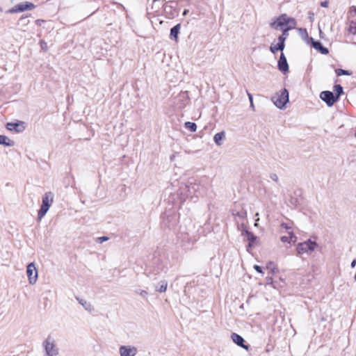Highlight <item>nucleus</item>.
Segmentation results:
<instances>
[{
  "label": "nucleus",
  "mask_w": 356,
  "mask_h": 356,
  "mask_svg": "<svg viewBox=\"0 0 356 356\" xmlns=\"http://www.w3.org/2000/svg\"><path fill=\"white\" fill-rule=\"evenodd\" d=\"M42 347L44 351V356H57L59 354V348L56 339L50 334L43 341Z\"/></svg>",
  "instance_id": "f257e3e1"
},
{
  "label": "nucleus",
  "mask_w": 356,
  "mask_h": 356,
  "mask_svg": "<svg viewBox=\"0 0 356 356\" xmlns=\"http://www.w3.org/2000/svg\"><path fill=\"white\" fill-rule=\"evenodd\" d=\"M296 20L286 14H282L279 16L272 24V26L275 29L284 28L294 29L296 26Z\"/></svg>",
  "instance_id": "f03ea898"
},
{
  "label": "nucleus",
  "mask_w": 356,
  "mask_h": 356,
  "mask_svg": "<svg viewBox=\"0 0 356 356\" xmlns=\"http://www.w3.org/2000/svg\"><path fill=\"white\" fill-rule=\"evenodd\" d=\"M272 101L278 108H285L289 102V91L286 88L282 89L272 97Z\"/></svg>",
  "instance_id": "7ed1b4c3"
},
{
  "label": "nucleus",
  "mask_w": 356,
  "mask_h": 356,
  "mask_svg": "<svg viewBox=\"0 0 356 356\" xmlns=\"http://www.w3.org/2000/svg\"><path fill=\"white\" fill-rule=\"evenodd\" d=\"M54 200V194L51 192L46 193L42 197V202L38 213V220H40L47 213Z\"/></svg>",
  "instance_id": "20e7f679"
},
{
  "label": "nucleus",
  "mask_w": 356,
  "mask_h": 356,
  "mask_svg": "<svg viewBox=\"0 0 356 356\" xmlns=\"http://www.w3.org/2000/svg\"><path fill=\"white\" fill-rule=\"evenodd\" d=\"M177 238L180 246L185 251L192 249L196 241L195 237L191 236L188 232H180Z\"/></svg>",
  "instance_id": "39448f33"
},
{
  "label": "nucleus",
  "mask_w": 356,
  "mask_h": 356,
  "mask_svg": "<svg viewBox=\"0 0 356 356\" xmlns=\"http://www.w3.org/2000/svg\"><path fill=\"white\" fill-rule=\"evenodd\" d=\"M317 246L318 244L316 241L308 239L306 241L298 243L296 247L297 254L301 255L314 251Z\"/></svg>",
  "instance_id": "423d86ee"
},
{
  "label": "nucleus",
  "mask_w": 356,
  "mask_h": 356,
  "mask_svg": "<svg viewBox=\"0 0 356 356\" xmlns=\"http://www.w3.org/2000/svg\"><path fill=\"white\" fill-rule=\"evenodd\" d=\"M26 274L29 284H35L38 280V274L34 263H30L28 264L26 268Z\"/></svg>",
  "instance_id": "0eeeda50"
},
{
  "label": "nucleus",
  "mask_w": 356,
  "mask_h": 356,
  "mask_svg": "<svg viewBox=\"0 0 356 356\" xmlns=\"http://www.w3.org/2000/svg\"><path fill=\"white\" fill-rule=\"evenodd\" d=\"M320 98L326 103L328 106H332L334 104L337 102V99L335 97L334 92L325 90L321 92Z\"/></svg>",
  "instance_id": "6e6552de"
},
{
  "label": "nucleus",
  "mask_w": 356,
  "mask_h": 356,
  "mask_svg": "<svg viewBox=\"0 0 356 356\" xmlns=\"http://www.w3.org/2000/svg\"><path fill=\"white\" fill-rule=\"evenodd\" d=\"M6 127L9 131H14L16 133H22L25 130V122L22 121L8 122Z\"/></svg>",
  "instance_id": "1a4fd4ad"
},
{
  "label": "nucleus",
  "mask_w": 356,
  "mask_h": 356,
  "mask_svg": "<svg viewBox=\"0 0 356 356\" xmlns=\"http://www.w3.org/2000/svg\"><path fill=\"white\" fill-rule=\"evenodd\" d=\"M138 350L134 346H122L120 347V356H135Z\"/></svg>",
  "instance_id": "9d476101"
},
{
  "label": "nucleus",
  "mask_w": 356,
  "mask_h": 356,
  "mask_svg": "<svg viewBox=\"0 0 356 356\" xmlns=\"http://www.w3.org/2000/svg\"><path fill=\"white\" fill-rule=\"evenodd\" d=\"M34 8V5L31 3H22L16 5L14 8L10 9L9 13H17V12H23L27 10H32Z\"/></svg>",
  "instance_id": "9b49d317"
},
{
  "label": "nucleus",
  "mask_w": 356,
  "mask_h": 356,
  "mask_svg": "<svg viewBox=\"0 0 356 356\" xmlns=\"http://www.w3.org/2000/svg\"><path fill=\"white\" fill-rule=\"evenodd\" d=\"M241 228L243 230V234H245V236H247V238L249 241L248 246L249 247L253 246L254 243L257 240V236L252 232L246 229L243 222H241Z\"/></svg>",
  "instance_id": "f8f14e48"
},
{
  "label": "nucleus",
  "mask_w": 356,
  "mask_h": 356,
  "mask_svg": "<svg viewBox=\"0 0 356 356\" xmlns=\"http://www.w3.org/2000/svg\"><path fill=\"white\" fill-rule=\"evenodd\" d=\"M231 339L238 346H240L244 349H246V350L248 349V346L245 345L244 339L241 335H239L236 333H232L231 335Z\"/></svg>",
  "instance_id": "ddd939ff"
},
{
  "label": "nucleus",
  "mask_w": 356,
  "mask_h": 356,
  "mask_svg": "<svg viewBox=\"0 0 356 356\" xmlns=\"http://www.w3.org/2000/svg\"><path fill=\"white\" fill-rule=\"evenodd\" d=\"M76 300L79 302L80 305L83 306V307L88 311V312H94L95 309L94 307L92 305V304L90 302H88L85 299L81 298L79 297H76Z\"/></svg>",
  "instance_id": "4468645a"
},
{
  "label": "nucleus",
  "mask_w": 356,
  "mask_h": 356,
  "mask_svg": "<svg viewBox=\"0 0 356 356\" xmlns=\"http://www.w3.org/2000/svg\"><path fill=\"white\" fill-rule=\"evenodd\" d=\"M0 145L5 147H13L15 145V142L6 136L0 135Z\"/></svg>",
  "instance_id": "2eb2a0df"
},
{
  "label": "nucleus",
  "mask_w": 356,
  "mask_h": 356,
  "mask_svg": "<svg viewBox=\"0 0 356 356\" xmlns=\"http://www.w3.org/2000/svg\"><path fill=\"white\" fill-rule=\"evenodd\" d=\"M180 29H181L180 24H178L176 26H175L174 27H172L170 30V38L175 41H177L178 35L179 33Z\"/></svg>",
  "instance_id": "dca6fc26"
},
{
  "label": "nucleus",
  "mask_w": 356,
  "mask_h": 356,
  "mask_svg": "<svg viewBox=\"0 0 356 356\" xmlns=\"http://www.w3.org/2000/svg\"><path fill=\"white\" fill-rule=\"evenodd\" d=\"M232 215L236 218L241 220H244L247 218V212L243 209H241L240 211H237L235 209L232 210Z\"/></svg>",
  "instance_id": "f3484780"
},
{
  "label": "nucleus",
  "mask_w": 356,
  "mask_h": 356,
  "mask_svg": "<svg viewBox=\"0 0 356 356\" xmlns=\"http://www.w3.org/2000/svg\"><path fill=\"white\" fill-rule=\"evenodd\" d=\"M312 47L323 54H328V49L324 47L320 42L313 41Z\"/></svg>",
  "instance_id": "a211bd4d"
},
{
  "label": "nucleus",
  "mask_w": 356,
  "mask_h": 356,
  "mask_svg": "<svg viewBox=\"0 0 356 356\" xmlns=\"http://www.w3.org/2000/svg\"><path fill=\"white\" fill-rule=\"evenodd\" d=\"M225 132L220 131L214 135L213 140L218 146H220L222 145V140L225 138Z\"/></svg>",
  "instance_id": "6ab92c4d"
},
{
  "label": "nucleus",
  "mask_w": 356,
  "mask_h": 356,
  "mask_svg": "<svg viewBox=\"0 0 356 356\" xmlns=\"http://www.w3.org/2000/svg\"><path fill=\"white\" fill-rule=\"evenodd\" d=\"M168 286V282L165 280H161L158 283V285L156 286L155 289L156 291L160 293L165 292Z\"/></svg>",
  "instance_id": "aec40b11"
},
{
  "label": "nucleus",
  "mask_w": 356,
  "mask_h": 356,
  "mask_svg": "<svg viewBox=\"0 0 356 356\" xmlns=\"http://www.w3.org/2000/svg\"><path fill=\"white\" fill-rule=\"evenodd\" d=\"M282 30V34L278 38V40L280 41L281 47L283 45V43H284L286 39L289 36V31L291 30L292 29L289 28H282L281 29Z\"/></svg>",
  "instance_id": "412c9836"
},
{
  "label": "nucleus",
  "mask_w": 356,
  "mask_h": 356,
  "mask_svg": "<svg viewBox=\"0 0 356 356\" xmlns=\"http://www.w3.org/2000/svg\"><path fill=\"white\" fill-rule=\"evenodd\" d=\"M284 48V43L281 47L280 41L277 40V43H273L270 46V50L273 53H275L277 51H282Z\"/></svg>",
  "instance_id": "4be33fe9"
},
{
  "label": "nucleus",
  "mask_w": 356,
  "mask_h": 356,
  "mask_svg": "<svg viewBox=\"0 0 356 356\" xmlns=\"http://www.w3.org/2000/svg\"><path fill=\"white\" fill-rule=\"evenodd\" d=\"M334 95L338 100L339 99L340 96L343 93V87L339 84L335 85L334 86Z\"/></svg>",
  "instance_id": "5701e85b"
},
{
  "label": "nucleus",
  "mask_w": 356,
  "mask_h": 356,
  "mask_svg": "<svg viewBox=\"0 0 356 356\" xmlns=\"http://www.w3.org/2000/svg\"><path fill=\"white\" fill-rule=\"evenodd\" d=\"M293 238H296V237L294 235L293 232L291 231V232H289V236H282L280 238V240L283 243H290L291 241L292 240Z\"/></svg>",
  "instance_id": "b1692460"
},
{
  "label": "nucleus",
  "mask_w": 356,
  "mask_h": 356,
  "mask_svg": "<svg viewBox=\"0 0 356 356\" xmlns=\"http://www.w3.org/2000/svg\"><path fill=\"white\" fill-rule=\"evenodd\" d=\"M184 127L191 132H195L197 130V124L192 122H186L184 123Z\"/></svg>",
  "instance_id": "393cba45"
},
{
  "label": "nucleus",
  "mask_w": 356,
  "mask_h": 356,
  "mask_svg": "<svg viewBox=\"0 0 356 356\" xmlns=\"http://www.w3.org/2000/svg\"><path fill=\"white\" fill-rule=\"evenodd\" d=\"M335 72L337 75L339 76L342 75H351L353 74L351 71L343 70L342 68H337Z\"/></svg>",
  "instance_id": "a878e982"
},
{
  "label": "nucleus",
  "mask_w": 356,
  "mask_h": 356,
  "mask_svg": "<svg viewBox=\"0 0 356 356\" xmlns=\"http://www.w3.org/2000/svg\"><path fill=\"white\" fill-rule=\"evenodd\" d=\"M278 67H288L286 59L282 53L278 61Z\"/></svg>",
  "instance_id": "bb28decb"
},
{
  "label": "nucleus",
  "mask_w": 356,
  "mask_h": 356,
  "mask_svg": "<svg viewBox=\"0 0 356 356\" xmlns=\"http://www.w3.org/2000/svg\"><path fill=\"white\" fill-rule=\"evenodd\" d=\"M270 178L276 183H278L279 179L276 174L272 173L270 175Z\"/></svg>",
  "instance_id": "cd10ccee"
},
{
  "label": "nucleus",
  "mask_w": 356,
  "mask_h": 356,
  "mask_svg": "<svg viewBox=\"0 0 356 356\" xmlns=\"http://www.w3.org/2000/svg\"><path fill=\"white\" fill-rule=\"evenodd\" d=\"M40 47L42 50H44V51L47 50V44L46 42L42 40V41H40Z\"/></svg>",
  "instance_id": "c85d7f7f"
},
{
  "label": "nucleus",
  "mask_w": 356,
  "mask_h": 356,
  "mask_svg": "<svg viewBox=\"0 0 356 356\" xmlns=\"http://www.w3.org/2000/svg\"><path fill=\"white\" fill-rule=\"evenodd\" d=\"M198 187V186H197L196 184H193V185H191V186H188L187 187L188 188V192L190 193H192L193 191H195V187Z\"/></svg>",
  "instance_id": "c756f323"
},
{
  "label": "nucleus",
  "mask_w": 356,
  "mask_h": 356,
  "mask_svg": "<svg viewBox=\"0 0 356 356\" xmlns=\"http://www.w3.org/2000/svg\"><path fill=\"white\" fill-rule=\"evenodd\" d=\"M108 240V237H107V236H101V237L97 238V241L100 243H102L104 241H106Z\"/></svg>",
  "instance_id": "7c9ffc66"
},
{
  "label": "nucleus",
  "mask_w": 356,
  "mask_h": 356,
  "mask_svg": "<svg viewBox=\"0 0 356 356\" xmlns=\"http://www.w3.org/2000/svg\"><path fill=\"white\" fill-rule=\"evenodd\" d=\"M254 269L259 273H263L262 268L259 265H254Z\"/></svg>",
  "instance_id": "2f4dec72"
},
{
  "label": "nucleus",
  "mask_w": 356,
  "mask_h": 356,
  "mask_svg": "<svg viewBox=\"0 0 356 356\" xmlns=\"http://www.w3.org/2000/svg\"><path fill=\"white\" fill-rule=\"evenodd\" d=\"M321 6L324 8H327L329 6V1L327 0L322 1Z\"/></svg>",
  "instance_id": "473e14b6"
},
{
  "label": "nucleus",
  "mask_w": 356,
  "mask_h": 356,
  "mask_svg": "<svg viewBox=\"0 0 356 356\" xmlns=\"http://www.w3.org/2000/svg\"><path fill=\"white\" fill-rule=\"evenodd\" d=\"M281 227L286 230L288 229H291V227L287 224V223H285V222H282L281 224Z\"/></svg>",
  "instance_id": "72a5a7b5"
},
{
  "label": "nucleus",
  "mask_w": 356,
  "mask_h": 356,
  "mask_svg": "<svg viewBox=\"0 0 356 356\" xmlns=\"http://www.w3.org/2000/svg\"><path fill=\"white\" fill-rule=\"evenodd\" d=\"M280 71H282V72L283 73V74L286 75L288 72H289V68H278Z\"/></svg>",
  "instance_id": "f704fd0d"
},
{
  "label": "nucleus",
  "mask_w": 356,
  "mask_h": 356,
  "mask_svg": "<svg viewBox=\"0 0 356 356\" xmlns=\"http://www.w3.org/2000/svg\"><path fill=\"white\" fill-rule=\"evenodd\" d=\"M140 295L142 296L143 297H146L147 295V292L145 290H142L140 292Z\"/></svg>",
  "instance_id": "c9c22d12"
},
{
  "label": "nucleus",
  "mask_w": 356,
  "mask_h": 356,
  "mask_svg": "<svg viewBox=\"0 0 356 356\" xmlns=\"http://www.w3.org/2000/svg\"><path fill=\"white\" fill-rule=\"evenodd\" d=\"M356 266V259H353L350 264V266L352 268H355Z\"/></svg>",
  "instance_id": "e433bc0d"
},
{
  "label": "nucleus",
  "mask_w": 356,
  "mask_h": 356,
  "mask_svg": "<svg viewBox=\"0 0 356 356\" xmlns=\"http://www.w3.org/2000/svg\"><path fill=\"white\" fill-rule=\"evenodd\" d=\"M350 32H351L353 34H355V33H356V27H350Z\"/></svg>",
  "instance_id": "4c0bfd02"
},
{
  "label": "nucleus",
  "mask_w": 356,
  "mask_h": 356,
  "mask_svg": "<svg viewBox=\"0 0 356 356\" xmlns=\"http://www.w3.org/2000/svg\"><path fill=\"white\" fill-rule=\"evenodd\" d=\"M248 98H249L250 102H253L252 95L250 93H249L248 92Z\"/></svg>",
  "instance_id": "58836bf2"
},
{
  "label": "nucleus",
  "mask_w": 356,
  "mask_h": 356,
  "mask_svg": "<svg viewBox=\"0 0 356 356\" xmlns=\"http://www.w3.org/2000/svg\"><path fill=\"white\" fill-rule=\"evenodd\" d=\"M186 96V92H183V93L179 95V97H182V98H184Z\"/></svg>",
  "instance_id": "ea45409f"
},
{
  "label": "nucleus",
  "mask_w": 356,
  "mask_h": 356,
  "mask_svg": "<svg viewBox=\"0 0 356 356\" xmlns=\"http://www.w3.org/2000/svg\"><path fill=\"white\" fill-rule=\"evenodd\" d=\"M188 10H187V9L184 10L183 12V15H186L188 14Z\"/></svg>",
  "instance_id": "a19ab883"
},
{
  "label": "nucleus",
  "mask_w": 356,
  "mask_h": 356,
  "mask_svg": "<svg viewBox=\"0 0 356 356\" xmlns=\"http://www.w3.org/2000/svg\"><path fill=\"white\" fill-rule=\"evenodd\" d=\"M250 106L254 108V104H253V102H250Z\"/></svg>",
  "instance_id": "79ce46f5"
},
{
  "label": "nucleus",
  "mask_w": 356,
  "mask_h": 356,
  "mask_svg": "<svg viewBox=\"0 0 356 356\" xmlns=\"http://www.w3.org/2000/svg\"><path fill=\"white\" fill-rule=\"evenodd\" d=\"M354 279H355V280L356 281V273H355V275Z\"/></svg>",
  "instance_id": "37998d69"
},
{
  "label": "nucleus",
  "mask_w": 356,
  "mask_h": 356,
  "mask_svg": "<svg viewBox=\"0 0 356 356\" xmlns=\"http://www.w3.org/2000/svg\"><path fill=\"white\" fill-rule=\"evenodd\" d=\"M355 137L356 138V130H355Z\"/></svg>",
  "instance_id": "c03bdc74"
}]
</instances>
